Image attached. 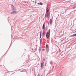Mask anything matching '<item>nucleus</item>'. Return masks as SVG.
<instances>
[{
	"label": "nucleus",
	"instance_id": "obj_1",
	"mask_svg": "<svg viewBox=\"0 0 76 76\" xmlns=\"http://www.w3.org/2000/svg\"><path fill=\"white\" fill-rule=\"evenodd\" d=\"M50 34V29L48 32H47L46 34V37L48 38Z\"/></svg>",
	"mask_w": 76,
	"mask_h": 76
},
{
	"label": "nucleus",
	"instance_id": "obj_2",
	"mask_svg": "<svg viewBox=\"0 0 76 76\" xmlns=\"http://www.w3.org/2000/svg\"><path fill=\"white\" fill-rule=\"evenodd\" d=\"M50 24H52L53 23V20L51 19H50Z\"/></svg>",
	"mask_w": 76,
	"mask_h": 76
},
{
	"label": "nucleus",
	"instance_id": "obj_3",
	"mask_svg": "<svg viewBox=\"0 0 76 76\" xmlns=\"http://www.w3.org/2000/svg\"><path fill=\"white\" fill-rule=\"evenodd\" d=\"M45 28V24L44 23L42 26V29H44Z\"/></svg>",
	"mask_w": 76,
	"mask_h": 76
},
{
	"label": "nucleus",
	"instance_id": "obj_4",
	"mask_svg": "<svg viewBox=\"0 0 76 76\" xmlns=\"http://www.w3.org/2000/svg\"><path fill=\"white\" fill-rule=\"evenodd\" d=\"M42 34V31H40V38H41Z\"/></svg>",
	"mask_w": 76,
	"mask_h": 76
},
{
	"label": "nucleus",
	"instance_id": "obj_5",
	"mask_svg": "<svg viewBox=\"0 0 76 76\" xmlns=\"http://www.w3.org/2000/svg\"><path fill=\"white\" fill-rule=\"evenodd\" d=\"M12 9H15V7H14V6L13 5H12Z\"/></svg>",
	"mask_w": 76,
	"mask_h": 76
},
{
	"label": "nucleus",
	"instance_id": "obj_6",
	"mask_svg": "<svg viewBox=\"0 0 76 76\" xmlns=\"http://www.w3.org/2000/svg\"><path fill=\"white\" fill-rule=\"evenodd\" d=\"M47 13H46L45 17V19H46V18H47Z\"/></svg>",
	"mask_w": 76,
	"mask_h": 76
},
{
	"label": "nucleus",
	"instance_id": "obj_7",
	"mask_svg": "<svg viewBox=\"0 0 76 76\" xmlns=\"http://www.w3.org/2000/svg\"><path fill=\"white\" fill-rule=\"evenodd\" d=\"M48 18H50V13L48 15Z\"/></svg>",
	"mask_w": 76,
	"mask_h": 76
},
{
	"label": "nucleus",
	"instance_id": "obj_8",
	"mask_svg": "<svg viewBox=\"0 0 76 76\" xmlns=\"http://www.w3.org/2000/svg\"><path fill=\"white\" fill-rule=\"evenodd\" d=\"M38 4H40V5H42V3L41 2H40L38 3Z\"/></svg>",
	"mask_w": 76,
	"mask_h": 76
},
{
	"label": "nucleus",
	"instance_id": "obj_9",
	"mask_svg": "<svg viewBox=\"0 0 76 76\" xmlns=\"http://www.w3.org/2000/svg\"><path fill=\"white\" fill-rule=\"evenodd\" d=\"M46 48H48V45H47L46 46Z\"/></svg>",
	"mask_w": 76,
	"mask_h": 76
},
{
	"label": "nucleus",
	"instance_id": "obj_10",
	"mask_svg": "<svg viewBox=\"0 0 76 76\" xmlns=\"http://www.w3.org/2000/svg\"><path fill=\"white\" fill-rule=\"evenodd\" d=\"M15 12H11V14H15Z\"/></svg>",
	"mask_w": 76,
	"mask_h": 76
},
{
	"label": "nucleus",
	"instance_id": "obj_11",
	"mask_svg": "<svg viewBox=\"0 0 76 76\" xmlns=\"http://www.w3.org/2000/svg\"><path fill=\"white\" fill-rule=\"evenodd\" d=\"M75 36H76V34H74L72 35V37H75Z\"/></svg>",
	"mask_w": 76,
	"mask_h": 76
},
{
	"label": "nucleus",
	"instance_id": "obj_12",
	"mask_svg": "<svg viewBox=\"0 0 76 76\" xmlns=\"http://www.w3.org/2000/svg\"><path fill=\"white\" fill-rule=\"evenodd\" d=\"M41 67H43V64L42 63H41Z\"/></svg>",
	"mask_w": 76,
	"mask_h": 76
},
{
	"label": "nucleus",
	"instance_id": "obj_13",
	"mask_svg": "<svg viewBox=\"0 0 76 76\" xmlns=\"http://www.w3.org/2000/svg\"><path fill=\"white\" fill-rule=\"evenodd\" d=\"M42 42V40H41V42Z\"/></svg>",
	"mask_w": 76,
	"mask_h": 76
},
{
	"label": "nucleus",
	"instance_id": "obj_14",
	"mask_svg": "<svg viewBox=\"0 0 76 76\" xmlns=\"http://www.w3.org/2000/svg\"><path fill=\"white\" fill-rule=\"evenodd\" d=\"M48 53V51L47 53Z\"/></svg>",
	"mask_w": 76,
	"mask_h": 76
},
{
	"label": "nucleus",
	"instance_id": "obj_15",
	"mask_svg": "<svg viewBox=\"0 0 76 76\" xmlns=\"http://www.w3.org/2000/svg\"><path fill=\"white\" fill-rule=\"evenodd\" d=\"M47 10H48V9H47Z\"/></svg>",
	"mask_w": 76,
	"mask_h": 76
},
{
	"label": "nucleus",
	"instance_id": "obj_16",
	"mask_svg": "<svg viewBox=\"0 0 76 76\" xmlns=\"http://www.w3.org/2000/svg\"><path fill=\"white\" fill-rule=\"evenodd\" d=\"M47 12H48V10H47Z\"/></svg>",
	"mask_w": 76,
	"mask_h": 76
},
{
	"label": "nucleus",
	"instance_id": "obj_17",
	"mask_svg": "<svg viewBox=\"0 0 76 76\" xmlns=\"http://www.w3.org/2000/svg\"><path fill=\"white\" fill-rule=\"evenodd\" d=\"M75 32H76V31Z\"/></svg>",
	"mask_w": 76,
	"mask_h": 76
},
{
	"label": "nucleus",
	"instance_id": "obj_18",
	"mask_svg": "<svg viewBox=\"0 0 76 76\" xmlns=\"http://www.w3.org/2000/svg\"><path fill=\"white\" fill-rule=\"evenodd\" d=\"M14 0V1H15V0Z\"/></svg>",
	"mask_w": 76,
	"mask_h": 76
}]
</instances>
